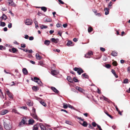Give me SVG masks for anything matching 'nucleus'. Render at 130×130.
Masks as SVG:
<instances>
[{
  "label": "nucleus",
  "instance_id": "obj_18",
  "mask_svg": "<svg viewBox=\"0 0 130 130\" xmlns=\"http://www.w3.org/2000/svg\"><path fill=\"white\" fill-rule=\"evenodd\" d=\"M67 79L68 81L70 83H72L73 80L71 77L69 76H67Z\"/></svg>",
  "mask_w": 130,
  "mask_h": 130
},
{
  "label": "nucleus",
  "instance_id": "obj_2",
  "mask_svg": "<svg viewBox=\"0 0 130 130\" xmlns=\"http://www.w3.org/2000/svg\"><path fill=\"white\" fill-rule=\"evenodd\" d=\"M73 70L76 71H77L78 74L80 75L82 73H83L84 71L83 69L80 68L75 67L73 68Z\"/></svg>",
  "mask_w": 130,
  "mask_h": 130
},
{
  "label": "nucleus",
  "instance_id": "obj_40",
  "mask_svg": "<svg viewBox=\"0 0 130 130\" xmlns=\"http://www.w3.org/2000/svg\"><path fill=\"white\" fill-rule=\"evenodd\" d=\"M38 81L39 82V83L38 84L40 86H42L43 85V84L42 82H41V81L39 79V80Z\"/></svg>",
  "mask_w": 130,
  "mask_h": 130
},
{
  "label": "nucleus",
  "instance_id": "obj_23",
  "mask_svg": "<svg viewBox=\"0 0 130 130\" xmlns=\"http://www.w3.org/2000/svg\"><path fill=\"white\" fill-rule=\"evenodd\" d=\"M111 72L113 74L116 78H117L118 77V76L115 73V72L114 70L113 69H112L111 70Z\"/></svg>",
  "mask_w": 130,
  "mask_h": 130
},
{
  "label": "nucleus",
  "instance_id": "obj_60",
  "mask_svg": "<svg viewBox=\"0 0 130 130\" xmlns=\"http://www.w3.org/2000/svg\"><path fill=\"white\" fill-rule=\"evenodd\" d=\"M30 63L33 64H35V62L33 61L30 60Z\"/></svg>",
  "mask_w": 130,
  "mask_h": 130
},
{
  "label": "nucleus",
  "instance_id": "obj_3",
  "mask_svg": "<svg viewBox=\"0 0 130 130\" xmlns=\"http://www.w3.org/2000/svg\"><path fill=\"white\" fill-rule=\"evenodd\" d=\"M4 127L7 130H9L12 128L11 125L10 124H8L5 123L4 124Z\"/></svg>",
  "mask_w": 130,
  "mask_h": 130
},
{
  "label": "nucleus",
  "instance_id": "obj_38",
  "mask_svg": "<svg viewBox=\"0 0 130 130\" xmlns=\"http://www.w3.org/2000/svg\"><path fill=\"white\" fill-rule=\"evenodd\" d=\"M12 51L13 53H14L17 51V50L15 48L13 47L12 48Z\"/></svg>",
  "mask_w": 130,
  "mask_h": 130
},
{
  "label": "nucleus",
  "instance_id": "obj_45",
  "mask_svg": "<svg viewBox=\"0 0 130 130\" xmlns=\"http://www.w3.org/2000/svg\"><path fill=\"white\" fill-rule=\"evenodd\" d=\"M12 111L13 112H15V113H18V114L19 113L18 112H17V110H16L15 109H12Z\"/></svg>",
  "mask_w": 130,
  "mask_h": 130
},
{
  "label": "nucleus",
  "instance_id": "obj_58",
  "mask_svg": "<svg viewBox=\"0 0 130 130\" xmlns=\"http://www.w3.org/2000/svg\"><path fill=\"white\" fill-rule=\"evenodd\" d=\"M58 1L61 4H64V3L61 0H58Z\"/></svg>",
  "mask_w": 130,
  "mask_h": 130
},
{
  "label": "nucleus",
  "instance_id": "obj_14",
  "mask_svg": "<svg viewBox=\"0 0 130 130\" xmlns=\"http://www.w3.org/2000/svg\"><path fill=\"white\" fill-rule=\"evenodd\" d=\"M51 74L53 75H57L58 74V72L56 70L52 71L51 72Z\"/></svg>",
  "mask_w": 130,
  "mask_h": 130
},
{
  "label": "nucleus",
  "instance_id": "obj_56",
  "mask_svg": "<svg viewBox=\"0 0 130 130\" xmlns=\"http://www.w3.org/2000/svg\"><path fill=\"white\" fill-rule=\"evenodd\" d=\"M23 123H22L21 122H20L19 124V126L20 127H21L23 125Z\"/></svg>",
  "mask_w": 130,
  "mask_h": 130
},
{
  "label": "nucleus",
  "instance_id": "obj_36",
  "mask_svg": "<svg viewBox=\"0 0 130 130\" xmlns=\"http://www.w3.org/2000/svg\"><path fill=\"white\" fill-rule=\"evenodd\" d=\"M103 99L104 100L107 101L108 102H109V100L107 98L103 95Z\"/></svg>",
  "mask_w": 130,
  "mask_h": 130
},
{
  "label": "nucleus",
  "instance_id": "obj_37",
  "mask_svg": "<svg viewBox=\"0 0 130 130\" xmlns=\"http://www.w3.org/2000/svg\"><path fill=\"white\" fill-rule=\"evenodd\" d=\"M88 55L90 56L91 55L93 54L92 52L91 51H89L87 53Z\"/></svg>",
  "mask_w": 130,
  "mask_h": 130
},
{
  "label": "nucleus",
  "instance_id": "obj_50",
  "mask_svg": "<svg viewBox=\"0 0 130 130\" xmlns=\"http://www.w3.org/2000/svg\"><path fill=\"white\" fill-rule=\"evenodd\" d=\"M20 49H21V50H23L25 52H27V51H28V50H26L25 49H23V48H20Z\"/></svg>",
  "mask_w": 130,
  "mask_h": 130
},
{
  "label": "nucleus",
  "instance_id": "obj_26",
  "mask_svg": "<svg viewBox=\"0 0 130 130\" xmlns=\"http://www.w3.org/2000/svg\"><path fill=\"white\" fill-rule=\"evenodd\" d=\"M1 18L2 20H6L7 19V17L5 14H3L1 17Z\"/></svg>",
  "mask_w": 130,
  "mask_h": 130
},
{
  "label": "nucleus",
  "instance_id": "obj_5",
  "mask_svg": "<svg viewBox=\"0 0 130 130\" xmlns=\"http://www.w3.org/2000/svg\"><path fill=\"white\" fill-rule=\"evenodd\" d=\"M32 23V20L30 19H27L26 20L25 23L27 25H31Z\"/></svg>",
  "mask_w": 130,
  "mask_h": 130
},
{
  "label": "nucleus",
  "instance_id": "obj_55",
  "mask_svg": "<svg viewBox=\"0 0 130 130\" xmlns=\"http://www.w3.org/2000/svg\"><path fill=\"white\" fill-rule=\"evenodd\" d=\"M67 23L64 24L63 25V27L66 28L67 26Z\"/></svg>",
  "mask_w": 130,
  "mask_h": 130
},
{
  "label": "nucleus",
  "instance_id": "obj_33",
  "mask_svg": "<svg viewBox=\"0 0 130 130\" xmlns=\"http://www.w3.org/2000/svg\"><path fill=\"white\" fill-rule=\"evenodd\" d=\"M128 80L126 78L124 80L123 83L124 84H127L128 83Z\"/></svg>",
  "mask_w": 130,
  "mask_h": 130
},
{
  "label": "nucleus",
  "instance_id": "obj_15",
  "mask_svg": "<svg viewBox=\"0 0 130 130\" xmlns=\"http://www.w3.org/2000/svg\"><path fill=\"white\" fill-rule=\"evenodd\" d=\"M40 126L41 130H45L46 129L45 127L42 124L40 123Z\"/></svg>",
  "mask_w": 130,
  "mask_h": 130
},
{
  "label": "nucleus",
  "instance_id": "obj_48",
  "mask_svg": "<svg viewBox=\"0 0 130 130\" xmlns=\"http://www.w3.org/2000/svg\"><path fill=\"white\" fill-rule=\"evenodd\" d=\"M100 50L103 52H104L105 51V50L104 48L102 47H100Z\"/></svg>",
  "mask_w": 130,
  "mask_h": 130
},
{
  "label": "nucleus",
  "instance_id": "obj_30",
  "mask_svg": "<svg viewBox=\"0 0 130 130\" xmlns=\"http://www.w3.org/2000/svg\"><path fill=\"white\" fill-rule=\"evenodd\" d=\"M6 25L5 23L3 22H2L1 21H0V26L2 27H4Z\"/></svg>",
  "mask_w": 130,
  "mask_h": 130
},
{
  "label": "nucleus",
  "instance_id": "obj_63",
  "mask_svg": "<svg viewBox=\"0 0 130 130\" xmlns=\"http://www.w3.org/2000/svg\"><path fill=\"white\" fill-rule=\"evenodd\" d=\"M73 40L74 41V42H76L78 40L77 39L75 38H74L73 39Z\"/></svg>",
  "mask_w": 130,
  "mask_h": 130
},
{
  "label": "nucleus",
  "instance_id": "obj_27",
  "mask_svg": "<svg viewBox=\"0 0 130 130\" xmlns=\"http://www.w3.org/2000/svg\"><path fill=\"white\" fill-rule=\"evenodd\" d=\"M40 102L41 104L42 105L46 107V106L47 105L46 104L44 101H40Z\"/></svg>",
  "mask_w": 130,
  "mask_h": 130
},
{
  "label": "nucleus",
  "instance_id": "obj_12",
  "mask_svg": "<svg viewBox=\"0 0 130 130\" xmlns=\"http://www.w3.org/2000/svg\"><path fill=\"white\" fill-rule=\"evenodd\" d=\"M28 122L29 124L32 125L34 123L35 121L33 119H31L29 120Z\"/></svg>",
  "mask_w": 130,
  "mask_h": 130
},
{
  "label": "nucleus",
  "instance_id": "obj_7",
  "mask_svg": "<svg viewBox=\"0 0 130 130\" xmlns=\"http://www.w3.org/2000/svg\"><path fill=\"white\" fill-rule=\"evenodd\" d=\"M50 40L52 42L55 43H57L59 41V39H55L54 38H52Z\"/></svg>",
  "mask_w": 130,
  "mask_h": 130
},
{
  "label": "nucleus",
  "instance_id": "obj_9",
  "mask_svg": "<svg viewBox=\"0 0 130 130\" xmlns=\"http://www.w3.org/2000/svg\"><path fill=\"white\" fill-rule=\"evenodd\" d=\"M73 42L70 41H68L66 44V45L67 46H72L73 45Z\"/></svg>",
  "mask_w": 130,
  "mask_h": 130
},
{
  "label": "nucleus",
  "instance_id": "obj_46",
  "mask_svg": "<svg viewBox=\"0 0 130 130\" xmlns=\"http://www.w3.org/2000/svg\"><path fill=\"white\" fill-rule=\"evenodd\" d=\"M73 80L75 82H78V80L76 79L75 77H74Z\"/></svg>",
  "mask_w": 130,
  "mask_h": 130
},
{
  "label": "nucleus",
  "instance_id": "obj_32",
  "mask_svg": "<svg viewBox=\"0 0 130 130\" xmlns=\"http://www.w3.org/2000/svg\"><path fill=\"white\" fill-rule=\"evenodd\" d=\"M63 108L64 109H66L68 107V104H66L65 103H63Z\"/></svg>",
  "mask_w": 130,
  "mask_h": 130
},
{
  "label": "nucleus",
  "instance_id": "obj_47",
  "mask_svg": "<svg viewBox=\"0 0 130 130\" xmlns=\"http://www.w3.org/2000/svg\"><path fill=\"white\" fill-rule=\"evenodd\" d=\"M111 67V66L109 64H107L105 65V67L107 68H109Z\"/></svg>",
  "mask_w": 130,
  "mask_h": 130
},
{
  "label": "nucleus",
  "instance_id": "obj_42",
  "mask_svg": "<svg viewBox=\"0 0 130 130\" xmlns=\"http://www.w3.org/2000/svg\"><path fill=\"white\" fill-rule=\"evenodd\" d=\"M68 107L72 109H74V107L72 106L69 104H68Z\"/></svg>",
  "mask_w": 130,
  "mask_h": 130
},
{
  "label": "nucleus",
  "instance_id": "obj_31",
  "mask_svg": "<svg viewBox=\"0 0 130 130\" xmlns=\"http://www.w3.org/2000/svg\"><path fill=\"white\" fill-rule=\"evenodd\" d=\"M41 28V29H43V28H47V27L46 26H45L44 25H42L41 26H40Z\"/></svg>",
  "mask_w": 130,
  "mask_h": 130
},
{
  "label": "nucleus",
  "instance_id": "obj_49",
  "mask_svg": "<svg viewBox=\"0 0 130 130\" xmlns=\"http://www.w3.org/2000/svg\"><path fill=\"white\" fill-rule=\"evenodd\" d=\"M21 122L23 124H25L26 122V121H25L24 119H23L21 121Z\"/></svg>",
  "mask_w": 130,
  "mask_h": 130
},
{
  "label": "nucleus",
  "instance_id": "obj_6",
  "mask_svg": "<svg viewBox=\"0 0 130 130\" xmlns=\"http://www.w3.org/2000/svg\"><path fill=\"white\" fill-rule=\"evenodd\" d=\"M8 3L11 6L13 7H15L16 5L13 2L12 0H8Z\"/></svg>",
  "mask_w": 130,
  "mask_h": 130
},
{
  "label": "nucleus",
  "instance_id": "obj_53",
  "mask_svg": "<svg viewBox=\"0 0 130 130\" xmlns=\"http://www.w3.org/2000/svg\"><path fill=\"white\" fill-rule=\"evenodd\" d=\"M105 113L110 118H112V117L109 114H108L107 113V112H105Z\"/></svg>",
  "mask_w": 130,
  "mask_h": 130
},
{
  "label": "nucleus",
  "instance_id": "obj_28",
  "mask_svg": "<svg viewBox=\"0 0 130 130\" xmlns=\"http://www.w3.org/2000/svg\"><path fill=\"white\" fill-rule=\"evenodd\" d=\"M32 89L34 91H36L37 90H38L39 88L35 86H34L32 87Z\"/></svg>",
  "mask_w": 130,
  "mask_h": 130
},
{
  "label": "nucleus",
  "instance_id": "obj_51",
  "mask_svg": "<svg viewBox=\"0 0 130 130\" xmlns=\"http://www.w3.org/2000/svg\"><path fill=\"white\" fill-rule=\"evenodd\" d=\"M29 39L30 40H32L34 39V37L32 36L30 37H29Z\"/></svg>",
  "mask_w": 130,
  "mask_h": 130
},
{
  "label": "nucleus",
  "instance_id": "obj_10",
  "mask_svg": "<svg viewBox=\"0 0 130 130\" xmlns=\"http://www.w3.org/2000/svg\"><path fill=\"white\" fill-rule=\"evenodd\" d=\"M109 9L107 8H104V10L105 11V14L107 15L109 13Z\"/></svg>",
  "mask_w": 130,
  "mask_h": 130
},
{
  "label": "nucleus",
  "instance_id": "obj_20",
  "mask_svg": "<svg viewBox=\"0 0 130 130\" xmlns=\"http://www.w3.org/2000/svg\"><path fill=\"white\" fill-rule=\"evenodd\" d=\"M8 112V111L7 110H4L2 111L1 112V114L2 115H4L6 113Z\"/></svg>",
  "mask_w": 130,
  "mask_h": 130
},
{
  "label": "nucleus",
  "instance_id": "obj_57",
  "mask_svg": "<svg viewBox=\"0 0 130 130\" xmlns=\"http://www.w3.org/2000/svg\"><path fill=\"white\" fill-rule=\"evenodd\" d=\"M97 127L99 128V130H102V129L101 128V126L99 125H97Z\"/></svg>",
  "mask_w": 130,
  "mask_h": 130
},
{
  "label": "nucleus",
  "instance_id": "obj_4",
  "mask_svg": "<svg viewBox=\"0 0 130 130\" xmlns=\"http://www.w3.org/2000/svg\"><path fill=\"white\" fill-rule=\"evenodd\" d=\"M6 92L7 95L10 98L12 99L13 98V95L10 92L9 90L7 89Z\"/></svg>",
  "mask_w": 130,
  "mask_h": 130
},
{
  "label": "nucleus",
  "instance_id": "obj_35",
  "mask_svg": "<svg viewBox=\"0 0 130 130\" xmlns=\"http://www.w3.org/2000/svg\"><path fill=\"white\" fill-rule=\"evenodd\" d=\"M93 29L91 27H89L88 29V31L89 32H90Z\"/></svg>",
  "mask_w": 130,
  "mask_h": 130
},
{
  "label": "nucleus",
  "instance_id": "obj_13",
  "mask_svg": "<svg viewBox=\"0 0 130 130\" xmlns=\"http://www.w3.org/2000/svg\"><path fill=\"white\" fill-rule=\"evenodd\" d=\"M22 71L24 74L25 75L27 74L28 72L26 68H23L22 69Z\"/></svg>",
  "mask_w": 130,
  "mask_h": 130
},
{
  "label": "nucleus",
  "instance_id": "obj_21",
  "mask_svg": "<svg viewBox=\"0 0 130 130\" xmlns=\"http://www.w3.org/2000/svg\"><path fill=\"white\" fill-rule=\"evenodd\" d=\"M83 76L86 78H88L89 77V76L87 75L86 73L83 74L82 75V77Z\"/></svg>",
  "mask_w": 130,
  "mask_h": 130
},
{
  "label": "nucleus",
  "instance_id": "obj_41",
  "mask_svg": "<svg viewBox=\"0 0 130 130\" xmlns=\"http://www.w3.org/2000/svg\"><path fill=\"white\" fill-rule=\"evenodd\" d=\"M92 124L93 127H95L96 125L97 126V125L95 122H93L92 123Z\"/></svg>",
  "mask_w": 130,
  "mask_h": 130
},
{
  "label": "nucleus",
  "instance_id": "obj_8",
  "mask_svg": "<svg viewBox=\"0 0 130 130\" xmlns=\"http://www.w3.org/2000/svg\"><path fill=\"white\" fill-rule=\"evenodd\" d=\"M51 89L52 90L53 92L56 93H58L59 92V91L57 90L55 88L53 87H52L51 88Z\"/></svg>",
  "mask_w": 130,
  "mask_h": 130
},
{
  "label": "nucleus",
  "instance_id": "obj_52",
  "mask_svg": "<svg viewBox=\"0 0 130 130\" xmlns=\"http://www.w3.org/2000/svg\"><path fill=\"white\" fill-rule=\"evenodd\" d=\"M61 26H62L61 25L59 24L58 23L56 25V27H61Z\"/></svg>",
  "mask_w": 130,
  "mask_h": 130
},
{
  "label": "nucleus",
  "instance_id": "obj_25",
  "mask_svg": "<svg viewBox=\"0 0 130 130\" xmlns=\"http://www.w3.org/2000/svg\"><path fill=\"white\" fill-rule=\"evenodd\" d=\"M27 104L29 106H31L32 105V104L30 100H29L27 102Z\"/></svg>",
  "mask_w": 130,
  "mask_h": 130
},
{
  "label": "nucleus",
  "instance_id": "obj_54",
  "mask_svg": "<svg viewBox=\"0 0 130 130\" xmlns=\"http://www.w3.org/2000/svg\"><path fill=\"white\" fill-rule=\"evenodd\" d=\"M85 57L86 58H90V57L87 54H86L85 55Z\"/></svg>",
  "mask_w": 130,
  "mask_h": 130
},
{
  "label": "nucleus",
  "instance_id": "obj_61",
  "mask_svg": "<svg viewBox=\"0 0 130 130\" xmlns=\"http://www.w3.org/2000/svg\"><path fill=\"white\" fill-rule=\"evenodd\" d=\"M26 47L25 44H21V47H22L24 48Z\"/></svg>",
  "mask_w": 130,
  "mask_h": 130
},
{
  "label": "nucleus",
  "instance_id": "obj_24",
  "mask_svg": "<svg viewBox=\"0 0 130 130\" xmlns=\"http://www.w3.org/2000/svg\"><path fill=\"white\" fill-rule=\"evenodd\" d=\"M50 43V41L48 40H45L44 42V44L47 45H48Z\"/></svg>",
  "mask_w": 130,
  "mask_h": 130
},
{
  "label": "nucleus",
  "instance_id": "obj_29",
  "mask_svg": "<svg viewBox=\"0 0 130 130\" xmlns=\"http://www.w3.org/2000/svg\"><path fill=\"white\" fill-rule=\"evenodd\" d=\"M81 124L84 126V127H87V122L86 121H84L83 123L82 124Z\"/></svg>",
  "mask_w": 130,
  "mask_h": 130
},
{
  "label": "nucleus",
  "instance_id": "obj_19",
  "mask_svg": "<svg viewBox=\"0 0 130 130\" xmlns=\"http://www.w3.org/2000/svg\"><path fill=\"white\" fill-rule=\"evenodd\" d=\"M112 2L111 1H110L109 2V3L108 4V8L109 9H110L112 8Z\"/></svg>",
  "mask_w": 130,
  "mask_h": 130
},
{
  "label": "nucleus",
  "instance_id": "obj_43",
  "mask_svg": "<svg viewBox=\"0 0 130 130\" xmlns=\"http://www.w3.org/2000/svg\"><path fill=\"white\" fill-rule=\"evenodd\" d=\"M38 127L36 126H34L33 127V130H37L38 129Z\"/></svg>",
  "mask_w": 130,
  "mask_h": 130
},
{
  "label": "nucleus",
  "instance_id": "obj_39",
  "mask_svg": "<svg viewBox=\"0 0 130 130\" xmlns=\"http://www.w3.org/2000/svg\"><path fill=\"white\" fill-rule=\"evenodd\" d=\"M39 79L37 77H35L34 78V81L36 82H38L37 81L39 80Z\"/></svg>",
  "mask_w": 130,
  "mask_h": 130
},
{
  "label": "nucleus",
  "instance_id": "obj_17",
  "mask_svg": "<svg viewBox=\"0 0 130 130\" xmlns=\"http://www.w3.org/2000/svg\"><path fill=\"white\" fill-rule=\"evenodd\" d=\"M38 8H41V9L44 12L46 11L47 10V8L45 7H38Z\"/></svg>",
  "mask_w": 130,
  "mask_h": 130
},
{
  "label": "nucleus",
  "instance_id": "obj_64",
  "mask_svg": "<svg viewBox=\"0 0 130 130\" xmlns=\"http://www.w3.org/2000/svg\"><path fill=\"white\" fill-rule=\"evenodd\" d=\"M7 30V28L6 27H5L4 28V30L5 31H6Z\"/></svg>",
  "mask_w": 130,
  "mask_h": 130
},
{
  "label": "nucleus",
  "instance_id": "obj_62",
  "mask_svg": "<svg viewBox=\"0 0 130 130\" xmlns=\"http://www.w3.org/2000/svg\"><path fill=\"white\" fill-rule=\"evenodd\" d=\"M61 111H63L67 113H68V112H67V110H65L64 109H61Z\"/></svg>",
  "mask_w": 130,
  "mask_h": 130
},
{
  "label": "nucleus",
  "instance_id": "obj_16",
  "mask_svg": "<svg viewBox=\"0 0 130 130\" xmlns=\"http://www.w3.org/2000/svg\"><path fill=\"white\" fill-rule=\"evenodd\" d=\"M36 59L38 60H40L42 58V57L38 53H37L36 54Z\"/></svg>",
  "mask_w": 130,
  "mask_h": 130
},
{
  "label": "nucleus",
  "instance_id": "obj_22",
  "mask_svg": "<svg viewBox=\"0 0 130 130\" xmlns=\"http://www.w3.org/2000/svg\"><path fill=\"white\" fill-rule=\"evenodd\" d=\"M111 54L113 56H117V53L115 51H114L112 52Z\"/></svg>",
  "mask_w": 130,
  "mask_h": 130
},
{
  "label": "nucleus",
  "instance_id": "obj_11",
  "mask_svg": "<svg viewBox=\"0 0 130 130\" xmlns=\"http://www.w3.org/2000/svg\"><path fill=\"white\" fill-rule=\"evenodd\" d=\"M75 88L76 90L81 92L83 93L84 91V90L82 89L81 88L78 87L77 86Z\"/></svg>",
  "mask_w": 130,
  "mask_h": 130
},
{
  "label": "nucleus",
  "instance_id": "obj_44",
  "mask_svg": "<svg viewBox=\"0 0 130 130\" xmlns=\"http://www.w3.org/2000/svg\"><path fill=\"white\" fill-rule=\"evenodd\" d=\"M12 27V24L11 23H9L8 24V27L9 28H11Z\"/></svg>",
  "mask_w": 130,
  "mask_h": 130
},
{
  "label": "nucleus",
  "instance_id": "obj_1",
  "mask_svg": "<svg viewBox=\"0 0 130 130\" xmlns=\"http://www.w3.org/2000/svg\"><path fill=\"white\" fill-rule=\"evenodd\" d=\"M30 115L34 119L38 120V118L36 113V109L34 107H33L32 113H30Z\"/></svg>",
  "mask_w": 130,
  "mask_h": 130
},
{
  "label": "nucleus",
  "instance_id": "obj_34",
  "mask_svg": "<svg viewBox=\"0 0 130 130\" xmlns=\"http://www.w3.org/2000/svg\"><path fill=\"white\" fill-rule=\"evenodd\" d=\"M65 123L66 124H67L69 125H72V123L71 122L69 121H68V120H66L65 121Z\"/></svg>",
  "mask_w": 130,
  "mask_h": 130
},
{
  "label": "nucleus",
  "instance_id": "obj_59",
  "mask_svg": "<svg viewBox=\"0 0 130 130\" xmlns=\"http://www.w3.org/2000/svg\"><path fill=\"white\" fill-rule=\"evenodd\" d=\"M25 36L24 37V38L26 39H28V38L29 37V36L28 35H25Z\"/></svg>",
  "mask_w": 130,
  "mask_h": 130
}]
</instances>
